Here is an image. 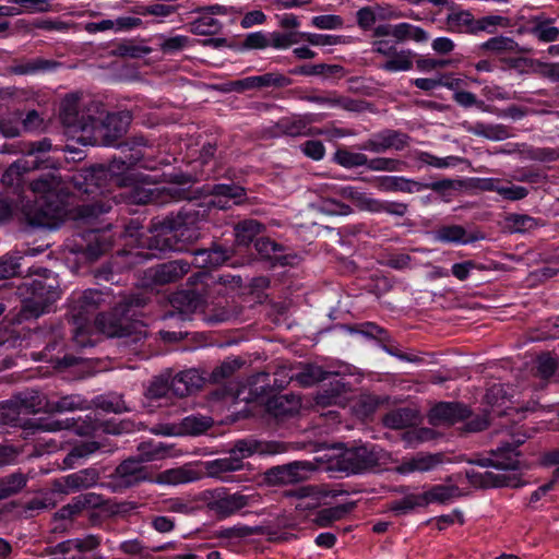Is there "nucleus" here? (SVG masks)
Instances as JSON below:
<instances>
[{
    "mask_svg": "<svg viewBox=\"0 0 559 559\" xmlns=\"http://www.w3.org/2000/svg\"><path fill=\"white\" fill-rule=\"evenodd\" d=\"M213 424V420L206 416H188L182 419L181 431L187 435H201L205 432Z\"/></svg>",
    "mask_w": 559,
    "mask_h": 559,
    "instance_id": "nucleus-40",
    "label": "nucleus"
},
{
    "mask_svg": "<svg viewBox=\"0 0 559 559\" xmlns=\"http://www.w3.org/2000/svg\"><path fill=\"white\" fill-rule=\"evenodd\" d=\"M171 394L170 376L162 374L154 378L145 390V399L150 402H157L158 406L166 405Z\"/></svg>",
    "mask_w": 559,
    "mask_h": 559,
    "instance_id": "nucleus-24",
    "label": "nucleus"
},
{
    "mask_svg": "<svg viewBox=\"0 0 559 559\" xmlns=\"http://www.w3.org/2000/svg\"><path fill=\"white\" fill-rule=\"evenodd\" d=\"M130 119L128 112L108 115L98 130L104 138L103 144L115 145L116 141L127 132Z\"/></svg>",
    "mask_w": 559,
    "mask_h": 559,
    "instance_id": "nucleus-17",
    "label": "nucleus"
},
{
    "mask_svg": "<svg viewBox=\"0 0 559 559\" xmlns=\"http://www.w3.org/2000/svg\"><path fill=\"white\" fill-rule=\"evenodd\" d=\"M21 116L15 114L8 118H3L0 120V132L5 138H14L20 135L21 126H20Z\"/></svg>",
    "mask_w": 559,
    "mask_h": 559,
    "instance_id": "nucleus-63",
    "label": "nucleus"
},
{
    "mask_svg": "<svg viewBox=\"0 0 559 559\" xmlns=\"http://www.w3.org/2000/svg\"><path fill=\"white\" fill-rule=\"evenodd\" d=\"M300 502L296 504L297 509H312L318 503V492L311 487H302L296 491Z\"/></svg>",
    "mask_w": 559,
    "mask_h": 559,
    "instance_id": "nucleus-62",
    "label": "nucleus"
},
{
    "mask_svg": "<svg viewBox=\"0 0 559 559\" xmlns=\"http://www.w3.org/2000/svg\"><path fill=\"white\" fill-rule=\"evenodd\" d=\"M386 10L381 5L364 7L357 11V24L360 28L370 29L378 19H385Z\"/></svg>",
    "mask_w": 559,
    "mask_h": 559,
    "instance_id": "nucleus-37",
    "label": "nucleus"
},
{
    "mask_svg": "<svg viewBox=\"0 0 559 559\" xmlns=\"http://www.w3.org/2000/svg\"><path fill=\"white\" fill-rule=\"evenodd\" d=\"M198 478L199 476L194 471L187 466H181L160 472L150 479V481L158 485L178 486L192 483Z\"/></svg>",
    "mask_w": 559,
    "mask_h": 559,
    "instance_id": "nucleus-22",
    "label": "nucleus"
},
{
    "mask_svg": "<svg viewBox=\"0 0 559 559\" xmlns=\"http://www.w3.org/2000/svg\"><path fill=\"white\" fill-rule=\"evenodd\" d=\"M394 38L399 41L414 40L416 43H424L428 40L429 35L419 26L409 23H399L394 25Z\"/></svg>",
    "mask_w": 559,
    "mask_h": 559,
    "instance_id": "nucleus-35",
    "label": "nucleus"
},
{
    "mask_svg": "<svg viewBox=\"0 0 559 559\" xmlns=\"http://www.w3.org/2000/svg\"><path fill=\"white\" fill-rule=\"evenodd\" d=\"M87 503H90V500L86 496L75 497L69 504L57 512V516L60 519H71L79 514Z\"/></svg>",
    "mask_w": 559,
    "mask_h": 559,
    "instance_id": "nucleus-56",
    "label": "nucleus"
},
{
    "mask_svg": "<svg viewBox=\"0 0 559 559\" xmlns=\"http://www.w3.org/2000/svg\"><path fill=\"white\" fill-rule=\"evenodd\" d=\"M479 464L491 466L496 471H485L479 474L467 473V477L474 485L483 487H520L523 485L521 479L523 465L515 448L510 444L497 449L489 457L479 461Z\"/></svg>",
    "mask_w": 559,
    "mask_h": 559,
    "instance_id": "nucleus-3",
    "label": "nucleus"
},
{
    "mask_svg": "<svg viewBox=\"0 0 559 559\" xmlns=\"http://www.w3.org/2000/svg\"><path fill=\"white\" fill-rule=\"evenodd\" d=\"M242 466L243 464L229 453L226 457L206 462L205 469L211 477H222L223 474L239 471Z\"/></svg>",
    "mask_w": 559,
    "mask_h": 559,
    "instance_id": "nucleus-32",
    "label": "nucleus"
},
{
    "mask_svg": "<svg viewBox=\"0 0 559 559\" xmlns=\"http://www.w3.org/2000/svg\"><path fill=\"white\" fill-rule=\"evenodd\" d=\"M310 471V464L294 462L292 464L277 467L274 472L278 480L283 483H297L306 479Z\"/></svg>",
    "mask_w": 559,
    "mask_h": 559,
    "instance_id": "nucleus-30",
    "label": "nucleus"
},
{
    "mask_svg": "<svg viewBox=\"0 0 559 559\" xmlns=\"http://www.w3.org/2000/svg\"><path fill=\"white\" fill-rule=\"evenodd\" d=\"M345 509L343 507H333L326 508L318 512L316 522L318 525L325 527L332 524L335 521L342 519L345 513Z\"/></svg>",
    "mask_w": 559,
    "mask_h": 559,
    "instance_id": "nucleus-57",
    "label": "nucleus"
},
{
    "mask_svg": "<svg viewBox=\"0 0 559 559\" xmlns=\"http://www.w3.org/2000/svg\"><path fill=\"white\" fill-rule=\"evenodd\" d=\"M418 160L435 168H448L456 166L461 158L456 156L437 157L430 153L420 152Z\"/></svg>",
    "mask_w": 559,
    "mask_h": 559,
    "instance_id": "nucleus-49",
    "label": "nucleus"
},
{
    "mask_svg": "<svg viewBox=\"0 0 559 559\" xmlns=\"http://www.w3.org/2000/svg\"><path fill=\"white\" fill-rule=\"evenodd\" d=\"M326 376L328 373L320 366L306 365L298 373L293 374L292 378H295L304 386H310L326 379Z\"/></svg>",
    "mask_w": 559,
    "mask_h": 559,
    "instance_id": "nucleus-39",
    "label": "nucleus"
},
{
    "mask_svg": "<svg viewBox=\"0 0 559 559\" xmlns=\"http://www.w3.org/2000/svg\"><path fill=\"white\" fill-rule=\"evenodd\" d=\"M343 456L344 461L348 464L347 468L352 473H358L365 468L379 464L383 454L374 445H361L346 450Z\"/></svg>",
    "mask_w": 559,
    "mask_h": 559,
    "instance_id": "nucleus-13",
    "label": "nucleus"
},
{
    "mask_svg": "<svg viewBox=\"0 0 559 559\" xmlns=\"http://www.w3.org/2000/svg\"><path fill=\"white\" fill-rule=\"evenodd\" d=\"M245 190L236 185H215L212 188V193L206 200L207 207H216L219 210L229 209L233 205L242 202Z\"/></svg>",
    "mask_w": 559,
    "mask_h": 559,
    "instance_id": "nucleus-14",
    "label": "nucleus"
},
{
    "mask_svg": "<svg viewBox=\"0 0 559 559\" xmlns=\"http://www.w3.org/2000/svg\"><path fill=\"white\" fill-rule=\"evenodd\" d=\"M300 40V33H270V47L277 49L288 48L289 46L297 44Z\"/></svg>",
    "mask_w": 559,
    "mask_h": 559,
    "instance_id": "nucleus-54",
    "label": "nucleus"
},
{
    "mask_svg": "<svg viewBox=\"0 0 559 559\" xmlns=\"http://www.w3.org/2000/svg\"><path fill=\"white\" fill-rule=\"evenodd\" d=\"M167 455L168 450L162 443H141L139 447V460H126L117 467L116 475L119 483L129 487L143 480L150 481L153 476L147 474L142 463L160 460Z\"/></svg>",
    "mask_w": 559,
    "mask_h": 559,
    "instance_id": "nucleus-8",
    "label": "nucleus"
},
{
    "mask_svg": "<svg viewBox=\"0 0 559 559\" xmlns=\"http://www.w3.org/2000/svg\"><path fill=\"white\" fill-rule=\"evenodd\" d=\"M79 114V96L76 94H70L62 99L60 116L63 123L68 127L81 128L84 127L78 120Z\"/></svg>",
    "mask_w": 559,
    "mask_h": 559,
    "instance_id": "nucleus-33",
    "label": "nucleus"
},
{
    "mask_svg": "<svg viewBox=\"0 0 559 559\" xmlns=\"http://www.w3.org/2000/svg\"><path fill=\"white\" fill-rule=\"evenodd\" d=\"M508 20L501 15H487L481 19H475V34L480 32L492 33L497 27L507 26Z\"/></svg>",
    "mask_w": 559,
    "mask_h": 559,
    "instance_id": "nucleus-50",
    "label": "nucleus"
},
{
    "mask_svg": "<svg viewBox=\"0 0 559 559\" xmlns=\"http://www.w3.org/2000/svg\"><path fill=\"white\" fill-rule=\"evenodd\" d=\"M311 25L319 29H338L343 26V19L335 14L317 15L311 19Z\"/></svg>",
    "mask_w": 559,
    "mask_h": 559,
    "instance_id": "nucleus-58",
    "label": "nucleus"
},
{
    "mask_svg": "<svg viewBox=\"0 0 559 559\" xmlns=\"http://www.w3.org/2000/svg\"><path fill=\"white\" fill-rule=\"evenodd\" d=\"M108 294L100 290L88 289L78 296H73L70 306V317L75 326L74 341L79 346H92L93 342L84 338L88 333L90 317L102 304L106 302Z\"/></svg>",
    "mask_w": 559,
    "mask_h": 559,
    "instance_id": "nucleus-6",
    "label": "nucleus"
},
{
    "mask_svg": "<svg viewBox=\"0 0 559 559\" xmlns=\"http://www.w3.org/2000/svg\"><path fill=\"white\" fill-rule=\"evenodd\" d=\"M445 24L452 33L475 34V17L467 10H453L447 15Z\"/></svg>",
    "mask_w": 559,
    "mask_h": 559,
    "instance_id": "nucleus-26",
    "label": "nucleus"
},
{
    "mask_svg": "<svg viewBox=\"0 0 559 559\" xmlns=\"http://www.w3.org/2000/svg\"><path fill=\"white\" fill-rule=\"evenodd\" d=\"M461 495L460 489L451 484H442L436 485L431 487L429 490L424 491L425 500H427V506L430 503L447 502L455 497Z\"/></svg>",
    "mask_w": 559,
    "mask_h": 559,
    "instance_id": "nucleus-34",
    "label": "nucleus"
},
{
    "mask_svg": "<svg viewBox=\"0 0 559 559\" xmlns=\"http://www.w3.org/2000/svg\"><path fill=\"white\" fill-rule=\"evenodd\" d=\"M26 485V478L22 474H12L0 479V499L19 492Z\"/></svg>",
    "mask_w": 559,
    "mask_h": 559,
    "instance_id": "nucleus-44",
    "label": "nucleus"
},
{
    "mask_svg": "<svg viewBox=\"0 0 559 559\" xmlns=\"http://www.w3.org/2000/svg\"><path fill=\"white\" fill-rule=\"evenodd\" d=\"M28 295L23 299V314L25 318H38L50 312L60 298L58 281L51 273L43 278L25 283Z\"/></svg>",
    "mask_w": 559,
    "mask_h": 559,
    "instance_id": "nucleus-5",
    "label": "nucleus"
},
{
    "mask_svg": "<svg viewBox=\"0 0 559 559\" xmlns=\"http://www.w3.org/2000/svg\"><path fill=\"white\" fill-rule=\"evenodd\" d=\"M330 186V188L333 190V194L342 199L352 200L361 210L374 213L382 212L385 210L383 203H381L379 200L369 197L367 193L359 191L355 187L338 185Z\"/></svg>",
    "mask_w": 559,
    "mask_h": 559,
    "instance_id": "nucleus-16",
    "label": "nucleus"
},
{
    "mask_svg": "<svg viewBox=\"0 0 559 559\" xmlns=\"http://www.w3.org/2000/svg\"><path fill=\"white\" fill-rule=\"evenodd\" d=\"M300 39L308 41L313 46H334L341 44L342 37L329 34L300 33Z\"/></svg>",
    "mask_w": 559,
    "mask_h": 559,
    "instance_id": "nucleus-53",
    "label": "nucleus"
},
{
    "mask_svg": "<svg viewBox=\"0 0 559 559\" xmlns=\"http://www.w3.org/2000/svg\"><path fill=\"white\" fill-rule=\"evenodd\" d=\"M498 194L504 200L519 201L527 197L528 190L525 187L502 181Z\"/></svg>",
    "mask_w": 559,
    "mask_h": 559,
    "instance_id": "nucleus-55",
    "label": "nucleus"
},
{
    "mask_svg": "<svg viewBox=\"0 0 559 559\" xmlns=\"http://www.w3.org/2000/svg\"><path fill=\"white\" fill-rule=\"evenodd\" d=\"M143 301L139 298H131L121 310L122 316L100 314L95 320V328L109 337H129L131 342H139L146 336L144 324L132 321L124 312L130 311L131 306H141Z\"/></svg>",
    "mask_w": 559,
    "mask_h": 559,
    "instance_id": "nucleus-7",
    "label": "nucleus"
},
{
    "mask_svg": "<svg viewBox=\"0 0 559 559\" xmlns=\"http://www.w3.org/2000/svg\"><path fill=\"white\" fill-rule=\"evenodd\" d=\"M406 164L400 159L377 157L368 159L367 168L372 171H402Z\"/></svg>",
    "mask_w": 559,
    "mask_h": 559,
    "instance_id": "nucleus-45",
    "label": "nucleus"
},
{
    "mask_svg": "<svg viewBox=\"0 0 559 559\" xmlns=\"http://www.w3.org/2000/svg\"><path fill=\"white\" fill-rule=\"evenodd\" d=\"M334 160L345 168H354L367 166L368 157L362 153L337 150L334 154Z\"/></svg>",
    "mask_w": 559,
    "mask_h": 559,
    "instance_id": "nucleus-41",
    "label": "nucleus"
},
{
    "mask_svg": "<svg viewBox=\"0 0 559 559\" xmlns=\"http://www.w3.org/2000/svg\"><path fill=\"white\" fill-rule=\"evenodd\" d=\"M97 481V473L94 469H84L70 474L56 484L59 491H71L92 487Z\"/></svg>",
    "mask_w": 559,
    "mask_h": 559,
    "instance_id": "nucleus-21",
    "label": "nucleus"
},
{
    "mask_svg": "<svg viewBox=\"0 0 559 559\" xmlns=\"http://www.w3.org/2000/svg\"><path fill=\"white\" fill-rule=\"evenodd\" d=\"M390 143V133L389 131H384L373 135L368 141H366L361 148L372 153H383L388 150H391Z\"/></svg>",
    "mask_w": 559,
    "mask_h": 559,
    "instance_id": "nucleus-52",
    "label": "nucleus"
},
{
    "mask_svg": "<svg viewBox=\"0 0 559 559\" xmlns=\"http://www.w3.org/2000/svg\"><path fill=\"white\" fill-rule=\"evenodd\" d=\"M262 229V225L253 219L245 221L239 223L235 228L236 241L239 245L250 243Z\"/></svg>",
    "mask_w": 559,
    "mask_h": 559,
    "instance_id": "nucleus-38",
    "label": "nucleus"
},
{
    "mask_svg": "<svg viewBox=\"0 0 559 559\" xmlns=\"http://www.w3.org/2000/svg\"><path fill=\"white\" fill-rule=\"evenodd\" d=\"M331 384L335 385L333 393L330 395L320 394L317 397L318 405H332L338 403L340 395L343 391H345L346 383L343 378H338L337 376L331 381Z\"/></svg>",
    "mask_w": 559,
    "mask_h": 559,
    "instance_id": "nucleus-59",
    "label": "nucleus"
},
{
    "mask_svg": "<svg viewBox=\"0 0 559 559\" xmlns=\"http://www.w3.org/2000/svg\"><path fill=\"white\" fill-rule=\"evenodd\" d=\"M289 80L280 73H265L261 75L249 76L237 82L242 90L260 88L265 86H285Z\"/></svg>",
    "mask_w": 559,
    "mask_h": 559,
    "instance_id": "nucleus-28",
    "label": "nucleus"
},
{
    "mask_svg": "<svg viewBox=\"0 0 559 559\" xmlns=\"http://www.w3.org/2000/svg\"><path fill=\"white\" fill-rule=\"evenodd\" d=\"M51 144L47 140L32 142L28 153L24 157L13 163L3 174L2 182L5 186L19 187L23 181V176L31 169L38 168L43 160L38 156L40 153L48 152Z\"/></svg>",
    "mask_w": 559,
    "mask_h": 559,
    "instance_id": "nucleus-10",
    "label": "nucleus"
},
{
    "mask_svg": "<svg viewBox=\"0 0 559 559\" xmlns=\"http://www.w3.org/2000/svg\"><path fill=\"white\" fill-rule=\"evenodd\" d=\"M171 394L183 397L202 386L203 378L195 369H189L177 373L170 379Z\"/></svg>",
    "mask_w": 559,
    "mask_h": 559,
    "instance_id": "nucleus-20",
    "label": "nucleus"
},
{
    "mask_svg": "<svg viewBox=\"0 0 559 559\" xmlns=\"http://www.w3.org/2000/svg\"><path fill=\"white\" fill-rule=\"evenodd\" d=\"M481 48L495 53L516 52L519 49L518 44L510 37L497 36L489 38L481 45Z\"/></svg>",
    "mask_w": 559,
    "mask_h": 559,
    "instance_id": "nucleus-42",
    "label": "nucleus"
},
{
    "mask_svg": "<svg viewBox=\"0 0 559 559\" xmlns=\"http://www.w3.org/2000/svg\"><path fill=\"white\" fill-rule=\"evenodd\" d=\"M285 451L284 445L277 442H259L255 440H239L230 450V454L240 461L253 454L273 455Z\"/></svg>",
    "mask_w": 559,
    "mask_h": 559,
    "instance_id": "nucleus-15",
    "label": "nucleus"
},
{
    "mask_svg": "<svg viewBox=\"0 0 559 559\" xmlns=\"http://www.w3.org/2000/svg\"><path fill=\"white\" fill-rule=\"evenodd\" d=\"M38 399L37 404H32L33 412L45 413H63L82 409L85 407L86 401L80 395H68L59 399L57 402L48 401L44 395H36Z\"/></svg>",
    "mask_w": 559,
    "mask_h": 559,
    "instance_id": "nucleus-19",
    "label": "nucleus"
},
{
    "mask_svg": "<svg viewBox=\"0 0 559 559\" xmlns=\"http://www.w3.org/2000/svg\"><path fill=\"white\" fill-rule=\"evenodd\" d=\"M436 238L442 242H455V243H466L467 238L465 230L460 226H445L440 228Z\"/></svg>",
    "mask_w": 559,
    "mask_h": 559,
    "instance_id": "nucleus-48",
    "label": "nucleus"
},
{
    "mask_svg": "<svg viewBox=\"0 0 559 559\" xmlns=\"http://www.w3.org/2000/svg\"><path fill=\"white\" fill-rule=\"evenodd\" d=\"M50 559H86L80 549L66 547V542L60 543Z\"/></svg>",
    "mask_w": 559,
    "mask_h": 559,
    "instance_id": "nucleus-64",
    "label": "nucleus"
},
{
    "mask_svg": "<svg viewBox=\"0 0 559 559\" xmlns=\"http://www.w3.org/2000/svg\"><path fill=\"white\" fill-rule=\"evenodd\" d=\"M424 492L420 493H409L403 497L402 499L392 503L391 509L397 513H407L415 508L426 507L427 500H425Z\"/></svg>",
    "mask_w": 559,
    "mask_h": 559,
    "instance_id": "nucleus-43",
    "label": "nucleus"
},
{
    "mask_svg": "<svg viewBox=\"0 0 559 559\" xmlns=\"http://www.w3.org/2000/svg\"><path fill=\"white\" fill-rule=\"evenodd\" d=\"M228 255L226 251L221 248L213 250H200L194 252L193 259L190 262L197 267H214L221 265L227 260Z\"/></svg>",
    "mask_w": 559,
    "mask_h": 559,
    "instance_id": "nucleus-31",
    "label": "nucleus"
},
{
    "mask_svg": "<svg viewBox=\"0 0 559 559\" xmlns=\"http://www.w3.org/2000/svg\"><path fill=\"white\" fill-rule=\"evenodd\" d=\"M508 222L509 227L514 233H525L537 226L536 221L527 215H511Z\"/></svg>",
    "mask_w": 559,
    "mask_h": 559,
    "instance_id": "nucleus-60",
    "label": "nucleus"
},
{
    "mask_svg": "<svg viewBox=\"0 0 559 559\" xmlns=\"http://www.w3.org/2000/svg\"><path fill=\"white\" fill-rule=\"evenodd\" d=\"M468 415V409L459 403H439L429 412V423L433 426L452 425Z\"/></svg>",
    "mask_w": 559,
    "mask_h": 559,
    "instance_id": "nucleus-18",
    "label": "nucleus"
},
{
    "mask_svg": "<svg viewBox=\"0 0 559 559\" xmlns=\"http://www.w3.org/2000/svg\"><path fill=\"white\" fill-rule=\"evenodd\" d=\"M414 53L412 50L394 51L383 63L382 69L389 72L408 71L413 67Z\"/></svg>",
    "mask_w": 559,
    "mask_h": 559,
    "instance_id": "nucleus-36",
    "label": "nucleus"
},
{
    "mask_svg": "<svg viewBox=\"0 0 559 559\" xmlns=\"http://www.w3.org/2000/svg\"><path fill=\"white\" fill-rule=\"evenodd\" d=\"M441 459L439 455L419 453L416 456L405 460L397 471L401 474H409L413 472H427L435 468Z\"/></svg>",
    "mask_w": 559,
    "mask_h": 559,
    "instance_id": "nucleus-27",
    "label": "nucleus"
},
{
    "mask_svg": "<svg viewBox=\"0 0 559 559\" xmlns=\"http://www.w3.org/2000/svg\"><path fill=\"white\" fill-rule=\"evenodd\" d=\"M330 185L325 183L320 186V192L322 193V201L318 207L321 212L328 215H347L350 213V207L335 199L333 190Z\"/></svg>",
    "mask_w": 559,
    "mask_h": 559,
    "instance_id": "nucleus-29",
    "label": "nucleus"
},
{
    "mask_svg": "<svg viewBox=\"0 0 559 559\" xmlns=\"http://www.w3.org/2000/svg\"><path fill=\"white\" fill-rule=\"evenodd\" d=\"M96 405L106 412L122 413L129 411L121 395L116 393L98 396Z\"/></svg>",
    "mask_w": 559,
    "mask_h": 559,
    "instance_id": "nucleus-46",
    "label": "nucleus"
},
{
    "mask_svg": "<svg viewBox=\"0 0 559 559\" xmlns=\"http://www.w3.org/2000/svg\"><path fill=\"white\" fill-rule=\"evenodd\" d=\"M425 188H426V186L418 181H415V180H412V179H408L405 177H399V176H385V177H382L379 182V189L382 191H385V192L400 191V192L413 193V192H419Z\"/></svg>",
    "mask_w": 559,
    "mask_h": 559,
    "instance_id": "nucleus-25",
    "label": "nucleus"
},
{
    "mask_svg": "<svg viewBox=\"0 0 559 559\" xmlns=\"http://www.w3.org/2000/svg\"><path fill=\"white\" fill-rule=\"evenodd\" d=\"M415 418V414L411 409H397L388 414L384 417V424L388 427L400 429L407 425H411Z\"/></svg>",
    "mask_w": 559,
    "mask_h": 559,
    "instance_id": "nucleus-47",
    "label": "nucleus"
},
{
    "mask_svg": "<svg viewBox=\"0 0 559 559\" xmlns=\"http://www.w3.org/2000/svg\"><path fill=\"white\" fill-rule=\"evenodd\" d=\"M200 211L192 213L187 211L175 217H168L152 231V236L138 239V248L123 252L129 266L143 263L145 260L156 257V252L166 250L181 251L185 245L200 237V228L197 225V216Z\"/></svg>",
    "mask_w": 559,
    "mask_h": 559,
    "instance_id": "nucleus-1",
    "label": "nucleus"
},
{
    "mask_svg": "<svg viewBox=\"0 0 559 559\" xmlns=\"http://www.w3.org/2000/svg\"><path fill=\"white\" fill-rule=\"evenodd\" d=\"M177 11V5L173 4H165V3H152L145 7H142L138 10V13L146 16V15H153L160 20H164L171 14H174Z\"/></svg>",
    "mask_w": 559,
    "mask_h": 559,
    "instance_id": "nucleus-51",
    "label": "nucleus"
},
{
    "mask_svg": "<svg viewBox=\"0 0 559 559\" xmlns=\"http://www.w3.org/2000/svg\"><path fill=\"white\" fill-rule=\"evenodd\" d=\"M254 501V496L242 495L239 492L226 493L224 491H217L209 502V508L215 514L222 518H227L250 506Z\"/></svg>",
    "mask_w": 559,
    "mask_h": 559,
    "instance_id": "nucleus-11",
    "label": "nucleus"
},
{
    "mask_svg": "<svg viewBox=\"0 0 559 559\" xmlns=\"http://www.w3.org/2000/svg\"><path fill=\"white\" fill-rule=\"evenodd\" d=\"M527 395V391L516 392L510 385L495 384L488 390L486 399L491 404L493 413L511 416L513 412L534 411L535 402L532 405L525 404Z\"/></svg>",
    "mask_w": 559,
    "mask_h": 559,
    "instance_id": "nucleus-9",
    "label": "nucleus"
},
{
    "mask_svg": "<svg viewBox=\"0 0 559 559\" xmlns=\"http://www.w3.org/2000/svg\"><path fill=\"white\" fill-rule=\"evenodd\" d=\"M106 178L107 171L102 167L81 170L73 176L74 188L79 192L92 195L90 203L80 206L78 218L88 222L111 209V200L102 189V182Z\"/></svg>",
    "mask_w": 559,
    "mask_h": 559,
    "instance_id": "nucleus-4",
    "label": "nucleus"
},
{
    "mask_svg": "<svg viewBox=\"0 0 559 559\" xmlns=\"http://www.w3.org/2000/svg\"><path fill=\"white\" fill-rule=\"evenodd\" d=\"M189 265V262L177 260L150 267L145 271L143 284L150 286L177 281L188 272Z\"/></svg>",
    "mask_w": 559,
    "mask_h": 559,
    "instance_id": "nucleus-12",
    "label": "nucleus"
},
{
    "mask_svg": "<svg viewBox=\"0 0 559 559\" xmlns=\"http://www.w3.org/2000/svg\"><path fill=\"white\" fill-rule=\"evenodd\" d=\"M31 188L37 200L25 211L28 223L48 229L58 228L66 215L61 205L66 194L64 182L55 173H48L34 180Z\"/></svg>",
    "mask_w": 559,
    "mask_h": 559,
    "instance_id": "nucleus-2",
    "label": "nucleus"
},
{
    "mask_svg": "<svg viewBox=\"0 0 559 559\" xmlns=\"http://www.w3.org/2000/svg\"><path fill=\"white\" fill-rule=\"evenodd\" d=\"M143 181L144 179L140 178L134 173V169H129L128 177L121 179L122 186L131 188V190L126 195L128 202L135 204H144L151 201L153 191L150 188H145L139 185L140 182Z\"/></svg>",
    "mask_w": 559,
    "mask_h": 559,
    "instance_id": "nucleus-23",
    "label": "nucleus"
},
{
    "mask_svg": "<svg viewBox=\"0 0 559 559\" xmlns=\"http://www.w3.org/2000/svg\"><path fill=\"white\" fill-rule=\"evenodd\" d=\"M221 28L218 21L212 14H204L193 24V29L199 34H214Z\"/></svg>",
    "mask_w": 559,
    "mask_h": 559,
    "instance_id": "nucleus-61",
    "label": "nucleus"
}]
</instances>
